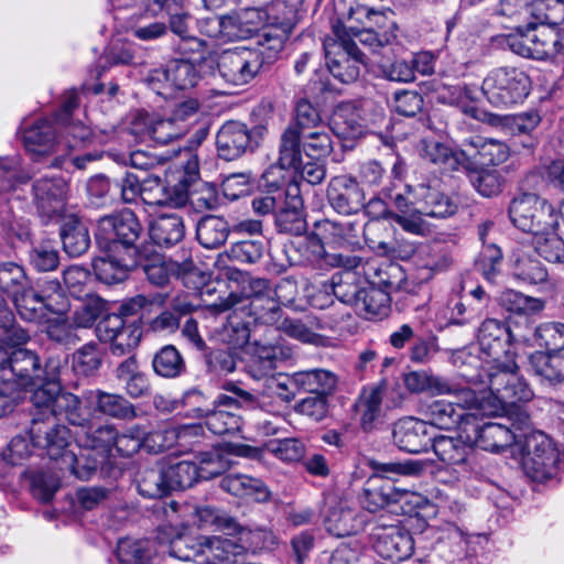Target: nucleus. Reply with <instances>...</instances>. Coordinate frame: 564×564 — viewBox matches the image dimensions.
I'll use <instances>...</instances> for the list:
<instances>
[{
	"instance_id": "1",
	"label": "nucleus",
	"mask_w": 564,
	"mask_h": 564,
	"mask_svg": "<svg viewBox=\"0 0 564 564\" xmlns=\"http://www.w3.org/2000/svg\"><path fill=\"white\" fill-rule=\"evenodd\" d=\"M436 534L434 528H426L414 539L405 528L400 525L375 528L372 547L380 557L399 563L409 558L414 553L415 546L427 549L425 544L422 545L424 539H435V543L431 546L435 556L449 564L460 561L466 551L463 532L457 527L451 525L446 535L436 536Z\"/></svg>"
},
{
	"instance_id": "2",
	"label": "nucleus",
	"mask_w": 564,
	"mask_h": 564,
	"mask_svg": "<svg viewBox=\"0 0 564 564\" xmlns=\"http://www.w3.org/2000/svg\"><path fill=\"white\" fill-rule=\"evenodd\" d=\"M248 297L251 299L249 304L241 301L236 294L230 293L228 297H219L212 307L215 312H226L232 310L228 316V324L237 334L236 344L245 345L250 337V330L247 322L238 319V311L250 308V315H254V321L263 324H275L281 319L282 310L271 296L272 289L268 279L256 278L249 282Z\"/></svg>"
},
{
	"instance_id": "3",
	"label": "nucleus",
	"mask_w": 564,
	"mask_h": 564,
	"mask_svg": "<svg viewBox=\"0 0 564 564\" xmlns=\"http://www.w3.org/2000/svg\"><path fill=\"white\" fill-rule=\"evenodd\" d=\"M272 270L280 274L290 267H313L327 270L333 268L356 269L361 263L358 256L327 252L315 229L301 240H288L271 253Z\"/></svg>"
},
{
	"instance_id": "4",
	"label": "nucleus",
	"mask_w": 564,
	"mask_h": 564,
	"mask_svg": "<svg viewBox=\"0 0 564 564\" xmlns=\"http://www.w3.org/2000/svg\"><path fill=\"white\" fill-rule=\"evenodd\" d=\"M145 230L137 214L130 208L105 215L97 221L96 243L101 250L124 251L138 256Z\"/></svg>"
},
{
	"instance_id": "5",
	"label": "nucleus",
	"mask_w": 564,
	"mask_h": 564,
	"mask_svg": "<svg viewBox=\"0 0 564 564\" xmlns=\"http://www.w3.org/2000/svg\"><path fill=\"white\" fill-rule=\"evenodd\" d=\"M529 75L517 67H497L484 78L481 91L489 104L508 108L522 102L530 94Z\"/></svg>"
},
{
	"instance_id": "6",
	"label": "nucleus",
	"mask_w": 564,
	"mask_h": 564,
	"mask_svg": "<svg viewBox=\"0 0 564 564\" xmlns=\"http://www.w3.org/2000/svg\"><path fill=\"white\" fill-rule=\"evenodd\" d=\"M519 440L523 470L533 481L543 482L558 470L560 453L552 440L541 431L522 434Z\"/></svg>"
},
{
	"instance_id": "7",
	"label": "nucleus",
	"mask_w": 564,
	"mask_h": 564,
	"mask_svg": "<svg viewBox=\"0 0 564 564\" xmlns=\"http://www.w3.org/2000/svg\"><path fill=\"white\" fill-rule=\"evenodd\" d=\"M335 37H327L324 43L326 65L332 76L343 84H352L366 65V55L360 51L356 40L350 39L339 26L334 28Z\"/></svg>"
},
{
	"instance_id": "8",
	"label": "nucleus",
	"mask_w": 564,
	"mask_h": 564,
	"mask_svg": "<svg viewBox=\"0 0 564 564\" xmlns=\"http://www.w3.org/2000/svg\"><path fill=\"white\" fill-rule=\"evenodd\" d=\"M511 223L521 231L531 234L532 238L544 230L558 228V214L545 198L533 193L514 197L508 208Z\"/></svg>"
},
{
	"instance_id": "9",
	"label": "nucleus",
	"mask_w": 564,
	"mask_h": 564,
	"mask_svg": "<svg viewBox=\"0 0 564 564\" xmlns=\"http://www.w3.org/2000/svg\"><path fill=\"white\" fill-rule=\"evenodd\" d=\"M516 415L514 431L502 423L485 422L481 424L476 417V413H473L471 417L464 422L462 431L470 433L473 447L498 453L514 444L518 445L522 434H518L517 431H523L529 425L530 417L525 412L518 409Z\"/></svg>"
},
{
	"instance_id": "10",
	"label": "nucleus",
	"mask_w": 564,
	"mask_h": 564,
	"mask_svg": "<svg viewBox=\"0 0 564 564\" xmlns=\"http://www.w3.org/2000/svg\"><path fill=\"white\" fill-rule=\"evenodd\" d=\"M268 133L264 124L249 128L245 122L228 120L216 134V150L219 159L230 162L253 153Z\"/></svg>"
},
{
	"instance_id": "11",
	"label": "nucleus",
	"mask_w": 564,
	"mask_h": 564,
	"mask_svg": "<svg viewBox=\"0 0 564 564\" xmlns=\"http://www.w3.org/2000/svg\"><path fill=\"white\" fill-rule=\"evenodd\" d=\"M67 367V355L47 356L46 357V375L43 380H39L31 395L32 408L30 410L31 421H48L54 420V411L56 408L57 397L61 395L62 372Z\"/></svg>"
},
{
	"instance_id": "12",
	"label": "nucleus",
	"mask_w": 564,
	"mask_h": 564,
	"mask_svg": "<svg viewBox=\"0 0 564 564\" xmlns=\"http://www.w3.org/2000/svg\"><path fill=\"white\" fill-rule=\"evenodd\" d=\"M261 48L236 47L224 51L216 61L219 76L232 86H243L253 80L264 66Z\"/></svg>"
},
{
	"instance_id": "13",
	"label": "nucleus",
	"mask_w": 564,
	"mask_h": 564,
	"mask_svg": "<svg viewBox=\"0 0 564 564\" xmlns=\"http://www.w3.org/2000/svg\"><path fill=\"white\" fill-rule=\"evenodd\" d=\"M235 544L219 536L196 538L188 533H177L169 542V554L184 562H195L206 556L207 562L225 561L234 554Z\"/></svg>"
},
{
	"instance_id": "14",
	"label": "nucleus",
	"mask_w": 564,
	"mask_h": 564,
	"mask_svg": "<svg viewBox=\"0 0 564 564\" xmlns=\"http://www.w3.org/2000/svg\"><path fill=\"white\" fill-rule=\"evenodd\" d=\"M328 127L299 135V144L290 148L289 141H279L278 165L284 170H297L305 154L312 160H325L334 150Z\"/></svg>"
},
{
	"instance_id": "15",
	"label": "nucleus",
	"mask_w": 564,
	"mask_h": 564,
	"mask_svg": "<svg viewBox=\"0 0 564 564\" xmlns=\"http://www.w3.org/2000/svg\"><path fill=\"white\" fill-rule=\"evenodd\" d=\"M518 370L514 359H507L506 364H497L496 368L488 369L489 389L502 404L516 405L533 398L532 389Z\"/></svg>"
},
{
	"instance_id": "16",
	"label": "nucleus",
	"mask_w": 564,
	"mask_h": 564,
	"mask_svg": "<svg viewBox=\"0 0 564 564\" xmlns=\"http://www.w3.org/2000/svg\"><path fill=\"white\" fill-rule=\"evenodd\" d=\"M68 183L62 176H43L32 184V202L44 224L65 215Z\"/></svg>"
},
{
	"instance_id": "17",
	"label": "nucleus",
	"mask_w": 564,
	"mask_h": 564,
	"mask_svg": "<svg viewBox=\"0 0 564 564\" xmlns=\"http://www.w3.org/2000/svg\"><path fill=\"white\" fill-rule=\"evenodd\" d=\"M478 344L480 351L488 358L489 368L497 364H506L507 359H514L512 352V333L509 325L497 318H486L478 328Z\"/></svg>"
},
{
	"instance_id": "18",
	"label": "nucleus",
	"mask_w": 564,
	"mask_h": 564,
	"mask_svg": "<svg viewBox=\"0 0 564 564\" xmlns=\"http://www.w3.org/2000/svg\"><path fill=\"white\" fill-rule=\"evenodd\" d=\"M0 370L9 372L14 378L15 386L29 388L43 380L46 362L42 366L37 354L26 348L0 349Z\"/></svg>"
},
{
	"instance_id": "19",
	"label": "nucleus",
	"mask_w": 564,
	"mask_h": 564,
	"mask_svg": "<svg viewBox=\"0 0 564 564\" xmlns=\"http://www.w3.org/2000/svg\"><path fill=\"white\" fill-rule=\"evenodd\" d=\"M30 440L34 447L44 452L51 459L68 457L73 443L70 430L55 420L30 422Z\"/></svg>"
},
{
	"instance_id": "20",
	"label": "nucleus",
	"mask_w": 564,
	"mask_h": 564,
	"mask_svg": "<svg viewBox=\"0 0 564 564\" xmlns=\"http://www.w3.org/2000/svg\"><path fill=\"white\" fill-rule=\"evenodd\" d=\"M556 41L539 31L538 25L529 22L524 28L519 26L516 33L506 37L507 46L516 54L538 61H544L553 54L552 46Z\"/></svg>"
},
{
	"instance_id": "21",
	"label": "nucleus",
	"mask_w": 564,
	"mask_h": 564,
	"mask_svg": "<svg viewBox=\"0 0 564 564\" xmlns=\"http://www.w3.org/2000/svg\"><path fill=\"white\" fill-rule=\"evenodd\" d=\"M330 207L340 215H356L365 206V191L354 176H338L330 180L326 191Z\"/></svg>"
},
{
	"instance_id": "22",
	"label": "nucleus",
	"mask_w": 564,
	"mask_h": 564,
	"mask_svg": "<svg viewBox=\"0 0 564 564\" xmlns=\"http://www.w3.org/2000/svg\"><path fill=\"white\" fill-rule=\"evenodd\" d=\"M433 437L427 423L412 416L400 419L392 430L393 443L401 451L410 454L427 452L432 446Z\"/></svg>"
},
{
	"instance_id": "23",
	"label": "nucleus",
	"mask_w": 564,
	"mask_h": 564,
	"mask_svg": "<svg viewBox=\"0 0 564 564\" xmlns=\"http://www.w3.org/2000/svg\"><path fill=\"white\" fill-rule=\"evenodd\" d=\"M466 171H477L484 166H495L506 162L509 148L506 143L476 137L465 142Z\"/></svg>"
},
{
	"instance_id": "24",
	"label": "nucleus",
	"mask_w": 564,
	"mask_h": 564,
	"mask_svg": "<svg viewBox=\"0 0 564 564\" xmlns=\"http://www.w3.org/2000/svg\"><path fill=\"white\" fill-rule=\"evenodd\" d=\"M105 256L93 261L96 278L108 285L126 281L132 269L138 267V256L124 251L104 250Z\"/></svg>"
},
{
	"instance_id": "25",
	"label": "nucleus",
	"mask_w": 564,
	"mask_h": 564,
	"mask_svg": "<svg viewBox=\"0 0 564 564\" xmlns=\"http://www.w3.org/2000/svg\"><path fill=\"white\" fill-rule=\"evenodd\" d=\"M328 127L319 110L307 99H300L294 107V112L289 124L280 134L279 141H289L290 148L299 144V135Z\"/></svg>"
},
{
	"instance_id": "26",
	"label": "nucleus",
	"mask_w": 564,
	"mask_h": 564,
	"mask_svg": "<svg viewBox=\"0 0 564 564\" xmlns=\"http://www.w3.org/2000/svg\"><path fill=\"white\" fill-rule=\"evenodd\" d=\"M316 236L322 242L333 248H341L354 251L360 247L357 223L346 220L338 221L328 218L316 220L313 225Z\"/></svg>"
},
{
	"instance_id": "27",
	"label": "nucleus",
	"mask_w": 564,
	"mask_h": 564,
	"mask_svg": "<svg viewBox=\"0 0 564 564\" xmlns=\"http://www.w3.org/2000/svg\"><path fill=\"white\" fill-rule=\"evenodd\" d=\"M332 133L343 140H355L362 137L367 131L366 121L361 116L358 101L340 102L330 119L328 126Z\"/></svg>"
},
{
	"instance_id": "28",
	"label": "nucleus",
	"mask_w": 564,
	"mask_h": 564,
	"mask_svg": "<svg viewBox=\"0 0 564 564\" xmlns=\"http://www.w3.org/2000/svg\"><path fill=\"white\" fill-rule=\"evenodd\" d=\"M199 79L196 67L186 58L172 59L162 68L154 69L150 83H165L169 87L184 90L194 87Z\"/></svg>"
},
{
	"instance_id": "29",
	"label": "nucleus",
	"mask_w": 564,
	"mask_h": 564,
	"mask_svg": "<svg viewBox=\"0 0 564 564\" xmlns=\"http://www.w3.org/2000/svg\"><path fill=\"white\" fill-rule=\"evenodd\" d=\"M61 220L59 238L63 250L72 258L80 257L90 247L88 227L80 217L75 214H65Z\"/></svg>"
},
{
	"instance_id": "30",
	"label": "nucleus",
	"mask_w": 564,
	"mask_h": 564,
	"mask_svg": "<svg viewBox=\"0 0 564 564\" xmlns=\"http://www.w3.org/2000/svg\"><path fill=\"white\" fill-rule=\"evenodd\" d=\"M419 213L426 217L446 219L458 210V204L449 195L430 185H420L415 191Z\"/></svg>"
},
{
	"instance_id": "31",
	"label": "nucleus",
	"mask_w": 564,
	"mask_h": 564,
	"mask_svg": "<svg viewBox=\"0 0 564 564\" xmlns=\"http://www.w3.org/2000/svg\"><path fill=\"white\" fill-rule=\"evenodd\" d=\"M431 447L443 463L462 465L473 449L470 433L459 430L456 435H434Z\"/></svg>"
},
{
	"instance_id": "32",
	"label": "nucleus",
	"mask_w": 564,
	"mask_h": 564,
	"mask_svg": "<svg viewBox=\"0 0 564 564\" xmlns=\"http://www.w3.org/2000/svg\"><path fill=\"white\" fill-rule=\"evenodd\" d=\"M220 488L238 498L263 503L270 500L271 491L265 482L245 474H228L220 480Z\"/></svg>"
},
{
	"instance_id": "33",
	"label": "nucleus",
	"mask_w": 564,
	"mask_h": 564,
	"mask_svg": "<svg viewBox=\"0 0 564 564\" xmlns=\"http://www.w3.org/2000/svg\"><path fill=\"white\" fill-rule=\"evenodd\" d=\"M290 381L299 391L330 397L337 389L338 376L324 368H313L294 372Z\"/></svg>"
},
{
	"instance_id": "34",
	"label": "nucleus",
	"mask_w": 564,
	"mask_h": 564,
	"mask_svg": "<svg viewBox=\"0 0 564 564\" xmlns=\"http://www.w3.org/2000/svg\"><path fill=\"white\" fill-rule=\"evenodd\" d=\"M529 364L541 384L553 389L564 386V354L535 351Z\"/></svg>"
},
{
	"instance_id": "35",
	"label": "nucleus",
	"mask_w": 564,
	"mask_h": 564,
	"mask_svg": "<svg viewBox=\"0 0 564 564\" xmlns=\"http://www.w3.org/2000/svg\"><path fill=\"white\" fill-rule=\"evenodd\" d=\"M261 17L265 13L256 8H247L220 19V28L231 40H247L260 30Z\"/></svg>"
},
{
	"instance_id": "36",
	"label": "nucleus",
	"mask_w": 564,
	"mask_h": 564,
	"mask_svg": "<svg viewBox=\"0 0 564 564\" xmlns=\"http://www.w3.org/2000/svg\"><path fill=\"white\" fill-rule=\"evenodd\" d=\"M115 378L132 399L149 397L151 383L147 373L140 370L135 356H129L122 360L113 371Z\"/></svg>"
},
{
	"instance_id": "37",
	"label": "nucleus",
	"mask_w": 564,
	"mask_h": 564,
	"mask_svg": "<svg viewBox=\"0 0 564 564\" xmlns=\"http://www.w3.org/2000/svg\"><path fill=\"white\" fill-rule=\"evenodd\" d=\"M75 330L74 325L63 316L52 317L45 321L42 333L50 343L47 350L52 348L56 349V352L51 356L62 354L68 356L67 351L80 340Z\"/></svg>"
},
{
	"instance_id": "38",
	"label": "nucleus",
	"mask_w": 564,
	"mask_h": 564,
	"mask_svg": "<svg viewBox=\"0 0 564 564\" xmlns=\"http://www.w3.org/2000/svg\"><path fill=\"white\" fill-rule=\"evenodd\" d=\"M398 494L392 484L382 476L369 477L362 488L359 501L364 509L377 512L390 503L398 502Z\"/></svg>"
},
{
	"instance_id": "39",
	"label": "nucleus",
	"mask_w": 564,
	"mask_h": 564,
	"mask_svg": "<svg viewBox=\"0 0 564 564\" xmlns=\"http://www.w3.org/2000/svg\"><path fill=\"white\" fill-rule=\"evenodd\" d=\"M90 400L95 404V410L102 415L120 421H132L138 416L135 405L122 394L97 389L90 391Z\"/></svg>"
},
{
	"instance_id": "40",
	"label": "nucleus",
	"mask_w": 564,
	"mask_h": 564,
	"mask_svg": "<svg viewBox=\"0 0 564 564\" xmlns=\"http://www.w3.org/2000/svg\"><path fill=\"white\" fill-rule=\"evenodd\" d=\"M424 415L432 426L441 430L464 427V422L471 417L473 413L464 412V409L445 400H435L425 406Z\"/></svg>"
},
{
	"instance_id": "41",
	"label": "nucleus",
	"mask_w": 564,
	"mask_h": 564,
	"mask_svg": "<svg viewBox=\"0 0 564 564\" xmlns=\"http://www.w3.org/2000/svg\"><path fill=\"white\" fill-rule=\"evenodd\" d=\"M185 225L178 215H161L150 225L149 237L154 245L162 248H171L183 240Z\"/></svg>"
},
{
	"instance_id": "42",
	"label": "nucleus",
	"mask_w": 564,
	"mask_h": 564,
	"mask_svg": "<svg viewBox=\"0 0 564 564\" xmlns=\"http://www.w3.org/2000/svg\"><path fill=\"white\" fill-rule=\"evenodd\" d=\"M56 138V130L47 119L36 120L31 127L22 132L23 144L28 152L32 153L39 160L40 156L47 155L53 148Z\"/></svg>"
},
{
	"instance_id": "43",
	"label": "nucleus",
	"mask_w": 564,
	"mask_h": 564,
	"mask_svg": "<svg viewBox=\"0 0 564 564\" xmlns=\"http://www.w3.org/2000/svg\"><path fill=\"white\" fill-rule=\"evenodd\" d=\"M135 486L140 496L149 499H161L170 496L164 464L140 467L135 474Z\"/></svg>"
},
{
	"instance_id": "44",
	"label": "nucleus",
	"mask_w": 564,
	"mask_h": 564,
	"mask_svg": "<svg viewBox=\"0 0 564 564\" xmlns=\"http://www.w3.org/2000/svg\"><path fill=\"white\" fill-rule=\"evenodd\" d=\"M392 300L389 291L369 285L364 288L356 312L366 319H383L391 312Z\"/></svg>"
},
{
	"instance_id": "45",
	"label": "nucleus",
	"mask_w": 564,
	"mask_h": 564,
	"mask_svg": "<svg viewBox=\"0 0 564 564\" xmlns=\"http://www.w3.org/2000/svg\"><path fill=\"white\" fill-rule=\"evenodd\" d=\"M229 223L221 216H203L196 225V239L206 249H217L228 239Z\"/></svg>"
},
{
	"instance_id": "46",
	"label": "nucleus",
	"mask_w": 564,
	"mask_h": 564,
	"mask_svg": "<svg viewBox=\"0 0 564 564\" xmlns=\"http://www.w3.org/2000/svg\"><path fill=\"white\" fill-rule=\"evenodd\" d=\"M28 262L39 273L57 270L61 263V256L56 241L51 238H43L32 242L28 252Z\"/></svg>"
},
{
	"instance_id": "47",
	"label": "nucleus",
	"mask_w": 564,
	"mask_h": 564,
	"mask_svg": "<svg viewBox=\"0 0 564 564\" xmlns=\"http://www.w3.org/2000/svg\"><path fill=\"white\" fill-rule=\"evenodd\" d=\"M496 301L505 312L524 317L540 313L545 306L541 299L528 296L511 289L500 292Z\"/></svg>"
},
{
	"instance_id": "48",
	"label": "nucleus",
	"mask_w": 564,
	"mask_h": 564,
	"mask_svg": "<svg viewBox=\"0 0 564 564\" xmlns=\"http://www.w3.org/2000/svg\"><path fill=\"white\" fill-rule=\"evenodd\" d=\"M176 267H178V263L164 261L159 253L151 256L144 251L138 253L137 268H141L149 283L156 288H166L170 284L172 273H174Z\"/></svg>"
},
{
	"instance_id": "49",
	"label": "nucleus",
	"mask_w": 564,
	"mask_h": 564,
	"mask_svg": "<svg viewBox=\"0 0 564 564\" xmlns=\"http://www.w3.org/2000/svg\"><path fill=\"white\" fill-rule=\"evenodd\" d=\"M302 198L293 195L290 203L280 207L274 217V224L279 232L292 236H301L306 231V220L302 213Z\"/></svg>"
},
{
	"instance_id": "50",
	"label": "nucleus",
	"mask_w": 564,
	"mask_h": 564,
	"mask_svg": "<svg viewBox=\"0 0 564 564\" xmlns=\"http://www.w3.org/2000/svg\"><path fill=\"white\" fill-rule=\"evenodd\" d=\"M116 554L120 564H150L156 555L155 543L149 539H121Z\"/></svg>"
},
{
	"instance_id": "51",
	"label": "nucleus",
	"mask_w": 564,
	"mask_h": 564,
	"mask_svg": "<svg viewBox=\"0 0 564 564\" xmlns=\"http://www.w3.org/2000/svg\"><path fill=\"white\" fill-rule=\"evenodd\" d=\"M61 416L69 424L80 427H89L91 421L90 411L83 406L82 400L70 392L62 390L61 395L57 397L56 408L54 411V420Z\"/></svg>"
},
{
	"instance_id": "52",
	"label": "nucleus",
	"mask_w": 564,
	"mask_h": 564,
	"mask_svg": "<svg viewBox=\"0 0 564 564\" xmlns=\"http://www.w3.org/2000/svg\"><path fill=\"white\" fill-rule=\"evenodd\" d=\"M423 156L445 171L466 170L465 149H452L441 142H430L424 148Z\"/></svg>"
},
{
	"instance_id": "53",
	"label": "nucleus",
	"mask_w": 564,
	"mask_h": 564,
	"mask_svg": "<svg viewBox=\"0 0 564 564\" xmlns=\"http://www.w3.org/2000/svg\"><path fill=\"white\" fill-rule=\"evenodd\" d=\"M153 371L166 379H175L186 372L185 360L174 345L160 348L152 359Z\"/></svg>"
},
{
	"instance_id": "54",
	"label": "nucleus",
	"mask_w": 564,
	"mask_h": 564,
	"mask_svg": "<svg viewBox=\"0 0 564 564\" xmlns=\"http://www.w3.org/2000/svg\"><path fill=\"white\" fill-rule=\"evenodd\" d=\"M11 301L20 317L26 322L36 323L45 316L37 282L35 286L28 283Z\"/></svg>"
},
{
	"instance_id": "55",
	"label": "nucleus",
	"mask_w": 564,
	"mask_h": 564,
	"mask_svg": "<svg viewBox=\"0 0 564 564\" xmlns=\"http://www.w3.org/2000/svg\"><path fill=\"white\" fill-rule=\"evenodd\" d=\"M44 312L64 316L70 310L69 299L57 279H39Z\"/></svg>"
},
{
	"instance_id": "56",
	"label": "nucleus",
	"mask_w": 564,
	"mask_h": 564,
	"mask_svg": "<svg viewBox=\"0 0 564 564\" xmlns=\"http://www.w3.org/2000/svg\"><path fill=\"white\" fill-rule=\"evenodd\" d=\"M352 270L354 269H345V272L333 274L330 279V288L332 293L336 299L344 304L355 307L356 310L364 288L357 283L358 279Z\"/></svg>"
},
{
	"instance_id": "57",
	"label": "nucleus",
	"mask_w": 564,
	"mask_h": 564,
	"mask_svg": "<svg viewBox=\"0 0 564 564\" xmlns=\"http://www.w3.org/2000/svg\"><path fill=\"white\" fill-rule=\"evenodd\" d=\"M404 386L412 393L451 394L452 386L442 377L427 371H410L404 375Z\"/></svg>"
},
{
	"instance_id": "58",
	"label": "nucleus",
	"mask_w": 564,
	"mask_h": 564,
	"mask_svg": "<svg viewBox=\"0 0 564 564\" xmlns=\"http://www.w3.org/2000/svg\"><path fill=\"white\" fill-rule=\"evenodd\" d=\"M527 13L535 25L556 26L564 23V0H532Z\"/></svg>"
},
{
	"instance_id": "59",
	"label": "nucleus",
	"mask_w": 564,
	"mask_h": 564,
	"mask_svg": "<svg viewBox=\"0 0 564 564\" xmlns=\"http://www.w3.org/2000/svg\"><path fill=\"white\" fill-rule=\"evenodd\" d=\"M204 351V365L206 372L223 377L232 373L237 369L239 360L238 352L229 348H216Z\"/></svg>"
},
{
	"instance_id": "60",
	"label": "nucleus",
	"mask_w": 564,
	"mask_h": 564,
	"mask_svg": "<svg viewBox=\"0 0 564 564\" xmlns=\"http://www.w3.org/2000/svg\"><path fill=\"white\" fill-rule=\"evenodd\" d=\"M204 414L206 427L215 435L235 434L241 430V417L232 411L210 406Z\"/></svg>"
},
{
	"instance_id": "61",
	"label": "nucleus",
	"mask_w": 564,
	"mask_h": 564,
	"mask_svg": "<svg viewBox=\"0 0 564 564\" xmlns=\"http://www.w3.org/2000/svg\"><path fill=\"white\" fill-rule=\"evenodd\" d=\"M558 228L544 230L532 238V246L535 252L544 260L552 263L564 262V240L557 234Z\"/></svg>"
},
{
	"instance_id": "62",
	"label": "nucleus",
	"mask_w": 564,
	"mask_h": 564,
	"mask_svg": "<svg viewBox=\"0 0 564 564\" xmlns=\"http://www.w3.org/2000/svg\"><path fill=\"white\" fill-rule=\"evenodd\" d=\"M164 473L170 495L175 490L191 488L198 480L196 465L192 460H181L165 465Z\"/></svg>"
},
{
	"instance_id": "63",
	"label": "nucleus",
	"mask_w": 564,
	"mask_h": 564,
	"mask_svg": "<svg viewBox=\"0 0 564 564\" xmlns=\"http://www.w3.org/2000/svg\"><path fill=\"white\" fill-rule=\"evenodd\" d=\"M33 172L21 167L17 156L0 159V192L15 191L19 185L26 184Z\"/></svg>"
},
{
	"instance_id": "64",
	"label": "nucleus",
	"mask_w": 564,
	"mask_h": 564,
	"mask_svg": "<svg viewBox=\"0 0 564 564\" xmlns=\"http://www.w3.org/2000/svg\"><path fill=\"white\" fill-rule=\"evenodd\" d=\"M392 297L399 311H420L425 307L430 301V294L422 283L409 281H406Z\"/></svg>"
}]
</instances>
